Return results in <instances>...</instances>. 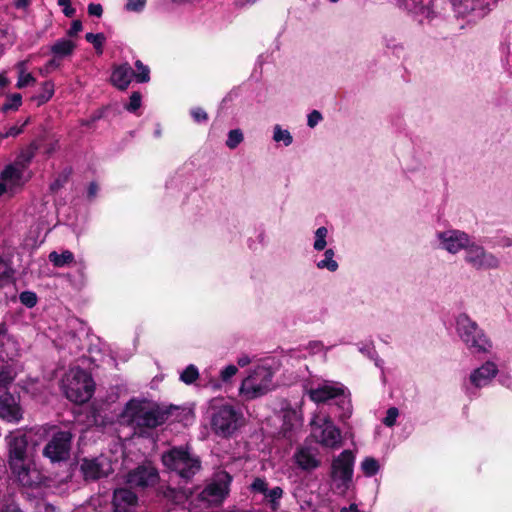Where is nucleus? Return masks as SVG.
<instances>
[{"label": "nucleus", "mask_w": 512, "mask_h": 512, "mask_svg": "<svg viewBox=\"0 0 512 512\" xmlns=\"http://www.w3.org/2000/svg\"><path fill=\"white\" fill-rule=\"evenodd\" d=\"M9 84V79L5 75V73H0V87L4 88Z\"/></svg>", "instance_id": "bf43d9fd"}, {"label": "nucleus", "mask_w": 512, "mask_h": 512, "mask_svg": "<svg viewBox=\"0 0 512 512\" xmlns=\"http://www.w3.org/2000/svg\"><path fill=\"white\" fill-rule=\"evenodd\" d=\"M327 236H328V229L324 226L319 227L315 231V236H314L315 240H314L313 248L317 251L324 250L327 245V242H326Z\"/></svg>", "instance_id": "2f4dec72"}, {"label": "nucleus", "mask_w": 512, "mask_h": 512, "mask_svg": "<svg viewBox=\"0 0 512 512\" xmlns=\"http://www.w3.org/2000/svg\"><path fill=\"white\" fill-rule=\"evenodd\" d=\"M322 119H323L322 114L318 110H313L312 112H310L308 114L307 125L310 128H314L322 121Z\"/></svg>", "instance_id": "49530a36"}, {"label": "nucleus", "mask_w": 512, "mask_h": 512, "mask_svg": "<svg viewBox=\"0 0 512 512\" xmlns=\"http://www.w3.org/2000/svg\"><path fill=\"white\" fill-rule=\"evenodd\" d=\"M456 332L472 353H489L493 347L484 331L467 314H460L456 318Z\"/></svg>", "instance_id": "6e6552de"}, {"label": "nucleus", "mask_w": 512, "mask_h": 512, "mask_svg": "<svg viewBox=\"0 0 512 512\" xmlns=\"http://www.w3.org/2000/svg\"><path fill=\"white\" fill-rule=\"evenodd\" d=\"M273 140L275 142L284 141L288 145V131L283 130L280 125L274 126Z\"/></svg>", "instance_id": "a18cd8bd"}, {"label": "nucleus", "mask_w": 512, "mask_h": 512, "mask_svg": "<svg viewBox=\"0 0 512 512\" xmlns=\"http://www.w3.org/2000/svg\"><path fill=\"white\" fill-rule=\"evenodd\" d=\"M435 238L438 242V247L450 254H457L462 250L465 251L471 240L466 232L457 229L437 231Z\"/></svg>", "instance_id": "4468645a"}, {"label": "nucleus", "mask_w": 512, "mask_h": 512, "mask_svg": "<svg viewBox=\"0 0 512 512\" xmlns=\"http://www.w3.org/2000/svg\"><path fill=\"white\" fill-rule=\"evenodd\" d=\"M25 5V0H18L17 1V6L20 7V6H24Z\"/></svg>", "instance_id": "69168bd1"}, {"label": "nucleus", "mask_w": 512, "mask_h": 512, "mask_svg": "<svg viewBox=\"0 0 512 512\" xmlns=\"http://www.w3.org/2000/svg\"><path fill=\"white\" fill-rule=\"evenodd\" d=\"M244 140L243 133L240 129L230 130L226 140V146L229 149H235L242 143Z\"/></svg>", "instance_id": "473e14b6"}, {"label": "nucleus", "mask_w": 512, "mask_h": 512, "mask_svg": "<svg viewBox=\"0 0 512 512\" xmlns=\"http://www.w3.org/2000/svg\"><path fill=\"white\" fill-rule=\"evenodd\" d=\"M245 422V416L239 407L218 401L211 404L210 426L215 435L229 438L242 428Z\"/></svg>", "instance_id": "7ed1b4c3"}, {"label": "nucleus", "mask_w": 512, "mask_h": 512, "mask_svg": "<svg viewBox=\"0 0 512 512\" xmlns=\"http://www.w3.org/2000/svg\"><path fill=\"white\" fill-rule=\"evenodd\" d=\"M134 77V72L128 63L117 65L111 74V83L120 90L128 88Z\"/></svg>", "instance_id": "b1692460"}, {"label": "nucleus", "mask_w": 512, "mask_h": 512, "mask_svg": "<svg viewBox=\"0 0 512 512\" xmlns=\"http://www.w3.org/2000/svg\"><path fill=\"white\" fill-rule=\"evenodd\" d=\"M199 377L198 368L190 364L180 374V380L187 385L193 384Z\"/></svg>", "instance_id": "7c9ffc66"}, {"label": "nucleus", "mask_w": 512, "mask_h": 512, "mask_svg": "<svg viewBox=\"0 0 512 512\" xmlns=\"http://www.w3.org/2000/svg\"><path fill=\"white\" fill-rule=\"evenodd\" d=\"M163 465L180 477L189 479L200 470L199 459L187 448L175 447L162 455Z\"/></svg>", "instance_id": "9d476101"}, {"label": "nucleus", "mask_w": 512, "mask_h": 512, "mask_svg": "<svg viewBox=\"0 0 512 512\" xmlns=\"http://www.w3.org/2000/svg\"><path fill=\"white\" fill-rule=\"evenodd\" d=\"M57 3L63 8V13L67 17H72L75 14V9L71 6L70 0H58Z\"/></svg>", "instance_id": "8fccbe9b"}, {"label": "nucleus", "mask_w": 512, "mask_h": 512, "mask_svg": "<svg viewBox=\"0 0 512 512\" xmlns=\"http://www.w3.org/2000/svg\"><path fill=\"white\" fill-rule=\"evenodd\" d=\"M294 460L305 471L315 470L321 465L318 448L310 445L299 447L294 454Z\"/></svg>", "instance_id": "6ab92c4d"}, {"label": "nucleus", "mask_w": 512, "mask_h": 512, "mask_svg": "<svg viewBox=\"0 0 512 512\" xmlns=\"http://www.w3.org/2000/svg\"><path fill=\"white\" fill-rule=\"evenodd\" d=\"M88 13L91 16L101 17L103 13V8L100 4L91 3L88 5Z\"/></svg>", "instance_id": "3c124183"}, {"label": "nucleus", "mask_w": 512, "mask_h": 512, "mask_svg": "<svg viewBox=\"0 0 512 512\" xmlns=\"http://www.w3.org/2000/svg\"><path fill=\"white\" fill-rule=\"evenodd\" d=\"M0 417L8 422H18L22 418L21 408L9 393L0 396Z\"/></svg>", "instance_id": "5701e85b"}, {"label": "nucleus", "mask_w": 512, "mask_h": 512, "mask_svg": "<svg viewBox=\"0 0 512 512\" xmlns=\"http://www.w3.org/2000/svg\"><path fill=\"white\" fill-rule=\"evenodd\" d=\"M191 116L193 117L194 121L200 123V122H206L208 119L207 113L202 108H193L191 110Z\"/></svg>", "instance_id": "09e8293b"}, {"label": "nucleus", "mask_w": 512, "mask_h": 512, "mask_svg": "<svg viewBox=\"0 0 512 512\" xmlns=\"http://www.w3.org/2000/svg\"><path fill=\"white\" fill-rule=\"evenodd\" d=\"M85 39L94 46L98 54H102L103 44L106 40L103 33H87Z\"/></svg>", "instance_id": "72a5a7b5"}, {"label": "nucleus", "mask_w": 512, "mask_h": 512, "mask_svg": "<svg viewBox=\"0 0 512 512\" xmlns=\"http://www.w3.org/2000/svg\"><path fill=\"white\" fill-rule=\"evenodd\" d=\"M82 28H83V26H82L81 21L75 20L72 22V25H71L70 29L68 30V35L75 36L82 30Z\"/></svg>", "instance_id": "603ef678"}, {"label": "nucleus", "mask_w": 512, "mask_h": 512, "mask_svg": "<svg viewBox=\"0 0 512 512\" xmlns=\"http://www.w3.org/2000/svg\"><path fill=\"white\" fill-rule=\"evenodd\" d=\"M80 469L86 480H97L113 471L111 461L103 455L92 459H83Z\"/></svg>", "instance_id": "a211bd4d"}, {"label": "nucleus", "mask_w": 512, "mask_h": 512, "mask_svg": "<svg viewBox=\"0 0 512 512\" xmlns=\"http://www.w3.org/2000/svg\"><path fill=\"white\" fill-rule=\"evenodd\" d=\"M238 372V368L235 365H228L220 371V378L223 382H228Z\"/></svg>", "instance_id": "37998d69"}, {"label": "nucleus", "mask_w": 512, "mask_h": 512, "mask_svg": "<svg viewBox=\"0 0 512 512\" xmlns=\"http://www.w3.org/2000/svg\"><path fill=\"white\" fill-rule=\"evenodd\" d=\"M49 261L58 268L65 267L74 262V254L69 250H64L61 253L52 251L49 256Z\"/></svg>", "instance_id": "bb28decb"}, {"label": "nucleus", "mask_w": 512, "mask_h": 512, "mask_svg": "<svg viewBox=\"0 0 512 512\" xmlns=\"http://www.w3.org/2000/svg\"><path fill=\"white\" fill-rule=\"evenodd\" d=\"M464 261L477 271L496 270L500 268V259L482 245L470 240L465 249Z\"/></svg>", "instance_id": "9b49d317"}, {"label": "nucleus", "mask_w": 512, "mask_h": 512, "mask_svg": "<svg viewBox=\"0 0 512 512\" xmlns=\"http://www.w3.org/2000/svg\"><path fill=\"white\" fill-rule=\"evenodd\" d=\"M22 104V96L19 93H14L8 96L7 102L3 105V110H17Z\"/></svg>", "instance_id": "c9c22d12"}, {"label": "nucleus", "mask_w": 512, "mask_h": 512, "mask_svg": "<svg viewBox=\"0 0 512 512\" xmlns=\"http://www.w3.org/2000/svg\"><path fill=\"white\" fill-rule=\"evenodd\" d=\"M360 351H361L362 353H366L367 355H370V354H371V352H372L370 348H365V349H364V348H361V349H360Z\"/></svg>", "instance_id": "e2e57ef3"}, {"label": "nucleus", "mask_w": 512, "mask_h": 512, "mask_svg": "<svg viewBox=\"0 0 512 512\" xmlns=\"http://www.w3.org/2000/svg\"><path fill=\"white\" fill-rule=\"evenodd\" d=\"M310 438L321 447L338 450L343 446V436L330 415L322 410L313 413L310 422Z\"/></svg>", "instance_id": "20e7f679"}, {"label": "nucleus", "mask_w": 512, "mask_h": 512, "mask_svg": "<svg viewBox=\"0 0 512 512\" xmlns=\"http://www.w3.org/2000/svg\"><path fill=\"white\" fill-rule=\"evenodd\" d=\"M19 299L23 305L28 308H32L37 303V296L34 292L24 291L20 294Z\"/></svg>", "instance_id": "58836bf2"}, {"label": "nucleus", "mask_w": 512, "mask_h": 512, "mask_svg": "<svg viewBox=\"0 0 512 512\" xmlns=\"http://www.w3.org/2000/svg\"><path fill=\"white\" fill-rule=\"evenodd\" d=\"M98 193V186L95 183H90L88 187V198L93 199Z\"/></svg>", "instance_id": "6e6d98bb"}, {"label": "nucleus", "mask_w": 512, "mask_h": 512, "mask_svg": "<svg viewBox=\"0 0 512 512\" xmlns=\"http://www.w3.org/2000/svg\"><path fill=\"white\" fill-rule=\"evenodd\" d=\"M3 139H5V138L3 137V134L0 132V141Z\"/></svg>", "instance_id": "338daca9"}, {"label": "nucleus", "mask_w": 512, "mask_h": 512, "mask_svg": "<svg viewBox=\"0 0 512 512\" xmlns=\"http://www.w3.org/2000/svg\"><path fill=\"white\" fill-rule=\"evenodd\" d=\"M135 67L137 68V73H134V77L137 82L145 83L150 80V70L148 66L144 65L140 60L135 62Z\"/></svg>", "instance_id": "f704fd0d"}, {"label": "nucleus", "mask_w": 512, "mask_h": 512, "mask_svg": "<svg viewBox=\"0 0 512 512\" xmlns=\"http://www.w3.org/2000/svg\"><path fill=\"white\" fill-rule=\"evenodd\" d=\"M11 269L7 262L0 256V287L11 278Z\"/></svg>", "instance_id": "4c0bfd02"}, {"label": "nucleus", "mask_w": 512, "mask_h": 512, "mask_svg": "<svg viewBox=\"0 0 512 512\" xmlns=\"http://www.w3.org/2000/svg\"><path fill=\"white\" fill-rule=\"evenodd\" d=\"M147 0H127L125 9L129 12H142L146 6Z\"/></svg>", "instance_id": "ea45409f"}, {"label": "nucleus", "mask_w": 512, "mask_h": 512, "mask_svg": "<svg viewBox=\"0 0 512 512\" xmlns=\"http://www.w3.org/2000/svg\"><path fill=\"white\" fill-rule=\"evenodd\" d=\"M397 3L407 9L408 11L412 12L413 14H419V13H425L426 8L423 6L416 5L414 3V0H396Z\"/></svg>", "instance_id": "e433bc0d"}, {"label": "nucleus", "mask_w": 512, "mask_h": 512, "mask_svg": "<svg viewBox=\"0 0 512 512\" xmlns=\"http://www.w3.org/2000/svg\"><path fill=\"white\" fill-rule=\"evenodd\" d=\"M310 399L315 403H326L329 400L335 399L336 405L341 410L339 419L344 421L352 415V404L350 399V392L340 382L324 381L317 387L311 388L308 391Z\"/></svg>", "instance_id": "39448f33"}, {"label": "nucleus", "mask_w": 512, "mask_h": 512, "mask_svg": "<svg viewBox=\"0 0 512 512\" xmlns=\"http://www.w3.org/2000/svg\"><path fill=\"white\" fill-rule=\"evenodd\" d=\"M61 386L67 399L77 404L89 401L95 390L91 375L79 367L69 369L62 379Z\"/></svg>", "instance_id": "423d86ee"}, {"label": "nucleus", "mask_w": 512, "mask_h": 512, "mask_svg": "<svg viewBox=\"0 0 512 512\" xmlns=\"http://www.w3.org/2000/svg\"><path fill=\"white\" fill-rule=\"evenodd\" d=\"M250 363H252V358L247 354H243L237 358V364L242 368Z\"/></svg>", "instance_id": "5fc2aeb1"}, {"label": "nucleus", "mask_w": 512, "mask_h": 512, "mask_svg": "<svg viewBox=\"0 0 512 512\" xmlns=\"http://www.w3.org/2000/svg\"><path fill=\"white\" fill-rule=\"evenodd\" d=\"M398 416H399V410L396 407H391L387 410L386 416L383 419V423L387 427H392L395 425Z\"/></svg>", "instance_id": "79ce46f5"}, {"label": "nucleus", "mask_w": 512, "mask_h": 512, "mask_svg": "<svg viewBox=\"0 0 512 512\" xmlns=\"http://www.w3.org/2000/svg\"><path fill=\"white\" fill-rule=\"evenodd\" d=\"M257 0H239V4L241 6H246V5H252L256 2Z\"/></svg>", "instance_id": "680f3d73"}, {"label": "nucleus", "mask_w": 512, "mask_h": 512, "mask_svg": "<svg viewBox=\"0 0 512 512\" xmlns=\"http://www.w3.org/2000/svg\"><path fill=\"white\" fill-rule=\"evenodd\" d=\"M4 512H22L16 505L9 504L6 506V509Z\"/></svg>", "instance_id": "052dcab7"}, {"label": "nucleus", "mask_w": 512, "mask_h": 512, "mask_svg": "<svg viewBox=\"0 0 512 512\" xmlns=\"http://www.w3.org/2000/svg\"><path fill=\"white\" fill-rule=\"evenodd\" d=\"M54 95V84L51 81H46L41 85V92L33 99L37 102V105H43L48 102Z\"/></svg>", "instance_id": "c85d7f7f"}, {"label": "nucleus", "mask_w": 512, "mask_h": 512, "mask_svg": "<svg viewBox=\"0 0 512 512\" xmlns=\"http://www.w3.org/2000/svg\"><path fill=\"white\" fill-rule=\"evenodd\" d=\"M335 253L333 249H327L324 252V258L316 263L318 269H326L330 272H335L339 265L334 259Z\"/></svg>", "instance_id": "cd10ccee"}, {"label": "nucleus", "mask_w": 512, "mask_h": 512, "mask_svg": "<svg viewBox=\"0 0 512 512\" xmlns=\"http://www.w3.org/2000/svg\"><path fill=\"white\" fill-rule=\"evenodd\" d=\"M499 245L503 248L512 246V238H510V237L502 238Z\"/></svg>", "instance_id": "13d9d810"}, {"label": "nucleus", "mask_w": 512, "mask_h": 512, "mask_svg": "<svg viewBox=\"0 0 512 512\" xmlns=\"http://www.w3.org/2000/svg\"><path fill=\"white\" fill-rule=\"evenodd\" d=\"M15 69L18 74V80L16 83V87L18 89H22L28 86H32L36 83V78L28 71V61L23 60L19 61L15 65Z\"/></svg>", "instance_id": "393cba45"}, {"label": "nucleus", "mask_w": 512, "mask_h": 512, "mask_svg": "<svg viewBox=\"0 0 512 512\" xmlns=\"http://www.w3.org/2000/svg\"><path fill=\"white\" fill-rule=\"evenodd\" d=\"M328 1H329V2H331V3H336V2H338L339 0H328Z\"/></svg>", "instance_id": "774afa93"}, {"label": "nucleus", "mask_w": 512, "mask_h": 512, "mask_svg": "<svg viewBox=\"0 0 512 512\" xmlns=\"http://www.w3.org/2000/svg\"><path fill=\"white\" fill-rule=\"evenodd\" d=\"M499 369L495 362L486 361L480 367L474 369L469 376V384L467 386V393L469 396H474L476 393L474 389H480L488 386L498 374Z\"/></svg>", "instance_id": "dca6fc26"}, {"label": "nucleus", "mask_w": 512, "mask_h": 512, "mask_svg": "<svg viewBox=\"0 0 512 512\" xmlns=\"http://www.w3.org/2000/svg\"><path fill=\"white\" fill-rule=\"evenodd\" d=\"M5 193L4 184L0 183V196Z\"/></svg>", "instance_id": "0e129e2a"}, {"label": "nucleus", "mask_w": 512, "mask_h": 512, "mask_svg": "<svg viewBox=\"0 0 512 512\" xmlns=\"http://www.w3.org/2000/svg\"><path fill=\"white\" fill-rule=\"evenodd\" d=\"M458 17H469L471 21L484 18L491 10L487 0H450Z\"/></svg>", "instance_id": "2eb2a0df"}, {"label": "nucleus", "mask_w": 512, "mask_h": 512, "mask_svg": "<svg viewBox=\"0 0 512 512\" xmlns=\"http://www.w3.org/2000/svg\"><path fill=\"white\" fill-rule=\"evenodd\" d=\"M250 489L254 494H260L263 499L270 504L275 511L279 506V500L282 498L283 490L280 487L268 488L267 482L262 478H255L250 485Z\"/></svg>", "instance_id": "aec40b11"}, {"label": "nucleus", "mask_w": 512, "mask_h": 512, "mask_svg": "<svg viewBox=\"0 0 512 512\" xmlns=\"http://www.w3.org/2000/svg\"><path fill=\"white\" fill-rule=\"evenodd\" d=\"M322 347L323 346L320 342L311 341V342H309L307 349L309 350V354H315V353L321 351Z\"/></svg>", "instance_id": "864d4df0"}, {"label": "nucleus", "mask_w": 512, "mask_h": 512, "mask_svg": "<svg viewBox=\"0 0 512 512\" xmlns=\"http://www.w3.org/2000/svg\"><path fill=\"white\" fill-rule=\"evenodd\" d=\"M273 375L271 367L266 363H261L244 378L239 387V396L250 401L260 398L267 394L273 388Z\"/></svg>", "instance_id": "0eeeda50"}, {"label": "nucleus", "mask_w": 512, "mask_h": 512, "mask_svg": "<svg viewBox=\"0 0 512 512\" xmlns=\"http://www.w3.org/2000/svg\"><path fill=\"white\" fill-rule=\"evenodd\" d=\"M9 447V465L13 474L23 486H33L39 480V474L31 468L26 458L27 439L19 431L11 433L6 437Z\"/></svg>", "instance_id": "f03ea898"}, {"label": "nucleus", "mask_w": 512, "mask_h": 512, "mask_svg": "<svg viewBox=\"0 0 512 512\" xmlns=\"http://www.w3.org/2000/svg\"><path fill=\"white\" fill-rule=\"evenodd\" d=\"M141 94L139 92H133L130 96L129 103L125 106V108L129 112H135L141 106Z\"/></svg>", "instance_id": "a19ab883"}, {"label": "nucleus", "mask_w": 512, "mask_h": 512, "mask_svg": "<svg viewBox=\"0 0 512 512\" xmlns=\"http://www.w3.org/2000/svg\"><path fill=\"white\" fill-rule=\"evenodd\" d=\"M72 434L69 431H58L46 444L43 454L51 462L66 461L70 456Z\"/></svg>", "instance_id": "ddd939ff"}, {"label": "nucleus", "mask_w": 512, "mask_h": 512, "mask_svg": "<svg viewBox=\"0 0 512 512\" xmlns=\"http://www.w3.org/2000/svg\"><path fill=\"white\" fill-rule=\"evenodd\" d=\"M232 477L226 471H219L214 474L210 482L200 493L203 501L209 504H220L229 494V487Z\"/></svg>", "instance_id": "f8f14e48"}, {"label": "nucleus", "mask_w": 512, "mask_h": 512, "mask_svg": "<svg viewBox=\"0 0 512 512\" xmlns=\"http://www.w3.org/2000/svg\"><path fill=\"white\" fill-rule=\"evenodd\" d=\"M360 468L365 476L372 477L378 473L380 465L375 458L365 457L360 464Z\"/></svg>", "instance_id": "c756f323"}, {"label": "nucleus", "mask_w": 512, "mask_h": 512, "mask_svg": "<svg viewBox=\"0 0 512 512\" xmlns=\"http://www.w3.org/2000/svg\"><path fill=\"white\" fill-rule=\"evenodd\" d=\"M29 121H30V118H27L20 126L13 125V126L9 127V129L5 133H2L3 137L8 138V137H15V136L19 135L23 131V128L29 123Z\"/></svg>", "instance_id": "c03bdc74"}, {"label": "nucleus", "mask_w": 512, "mask_h": 512, "mask_svg": "<svg viewBox=\"0 0 512 512\" xmlns=\"http://www.w3.org/2000/svg\"><path fill=\"white\" fill-rule=\"evenodd\" d=\"M355 455L351 450H343L333 457L330 468L332 489L343 495L349 489L354 472Z\"/></svg>", "instance_id": "1a4fd4ad"}, {"label": "nucleus", "mask_w": 512, "mask_h": 512, "mask_svg": "<svg viewBox=\"0 0 512 512\" xmlns=\"http://www.w3.org/2000/svg\"><path fill=\"white\" fill-rule=\"evenodd\" d=\"M24 169L25 162L18 160L16 163L8 165L3 170L0 183L4 184L5 192L23 184Z\"/></svg>", "instance_id": "4be33fe9"}, {"label": "nucleus", "mask_w": 512, "mask_h": 512, "mask_svg": "<svg viewBox=\"0 0 512 512\" xmlns=\"http://www.w3.org/2000/svg\"><path fill=\"white\" fill-rule=\"evenodd\" d=\"M112 505L114 512H136L138 497L127 488H119L114 491Z\"/></svg>", "instance_id": "412c9836"}, {"label": "nucleus", "mask_w": 512, "mask_h": 512, "mask_svg": "<svg viewBox=\"0 0 512 512\" xmlns=\"http://www.w3.org/2000/svg\"><path fill=\"white\" fill-rule=\"evenodd\" d=\"M502 385L512 389V378L510 376H504L500 379Z\"/></svg>", "instance_id": "4d7b16f0"}, {"label": "nucleus", "mask_w": 512, "mask_h": 512, "mask_svg": "<svg viewBox=\"0 0 512 512\" xmlns=\"http://www.w3.org/2000/svg\"><path fill=\"white\" fill-rule=\"evenodd\" d=\"M60 66V62L53 58L48 61L43 67L39 68V73L43 76L49 74L52 70L58 68Z\"/></svg>", "instance_id": "de8ad7c7"}, {"label": "nucleus", "mask_w": 512, "mask_h": 512, "mask_svg": "<svg viewBox=\"0 0 512 512\" xmlns=\"http://www.w3.org/2000/svg\"><path fill=\"white\" fill-rule=\"evenodd\" d=\"M125 480L131 488L143 489L154 486L159 480V474L155 467L146 463L131 470Z\"/></svg>", "instance_id": "f3484780"}, {"label": "nucleus", "mask_w": 512, "mask_h": 512, "mask_svg": "<svg viewBox=\"0 0 512 512\" xmlns=\"http://www.w3.org/2000/svg\"><path fill=\"white\" fill-rule=\"evenodd\" d=\"M75 49V43L68 39H60L56 41L51 47V52L56 57L62 58L69 56Z\"/></svg>", "instance_id": "a878e982"}, {"label": "nucleus", "mask_w": 512, "mask_h": 512, "mask_svg": "<svg viewBox=\"0 0 512 512\" xmlns=\"http://www.w3.org/2000/svg\"><path fill=\"white\" fill-rule=\"evenodd\" d=\"M121 418L140 432L165 423L167 413L156 403L146 399H131L125 406Z\"/></svg>", "instance_id": "f257e3e1"}]
</instances>
